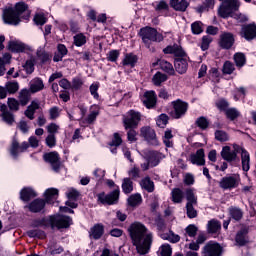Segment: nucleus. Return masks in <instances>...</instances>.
Wrapping results in <instances>:
<instances>
[{
  "mask_svg": "<svg viewBox=\"0 0 256 256\" xmlns=\"http://www.w3.org/2000/svg\"><path fill=\"white\" fill-rule=\"evenodd\" d=\"M220 155L226 161L222 163L220 171H227L229 167L227 163H239V161H241V167L244 173L249 172V169H251V154L239 144L223 146Z\"/></svg>",
  "mask_w": 256,
  "mask_h": 256,
  "instance_id": "1",
  "label": "nucleus"
},
{
  "mask_svg": "<svg viewBox=\"0 0 256 256\" xmlns=\"http://www.w3.org/2000/svg\"><path fill=\"white\" fill-rule=\"evenodd\" d=\"M132 244L139 255H147L153 245V233L141 222H134L128 228Z\"/></svg>",
  "mask_w": 256,
  "mask_h": 256,
  "instance_id": "2",
  "label": "nucleus"
},
{
  "mask_svg": "<svg viewBox=\"0 0 256 256\" xmlns=\"http://www.w3.org/2000/svg\"><path fill=\"white\" fill-rule=\"evenodd\" d=\"M31 10L24 2H18L14 7H7L3 11V21L6 25H19L21 20L29 21Z\"/></svg>",
  "mask_w": 256,
  "mask_h": 256,
  "instance_id": "3",
  "label": "nucleus"
},
{
  "mask_svg": "<svg viewBox=\"0 0 256 256\" xmlns=\"http://www.w3.org/2000/svg\"><path fill=\"white\" fill-rule=\"evenodd\" d=\"M73 225V220L69 216L63 215H54L49 218H39L32 220L30 226L34 229H47V227H51V229H67Z\"/></svg>",
  "mask_w": 256,
  "mask_h": 256,
  "instance_id": "4",
  "label": "nucleus"
},
{
  "mask_svg": "<svg viewBox=\"0 0 256 256\" xmlns=\"http://www.w3.org/2000/svg\"><path fill=\"white\" fill-rule=\"evenodd\" d=\"M221 1V5L218 9V15L223 19H227V17H232L236 19L238 23H245L247 21V17L245 14L239 13V0H219Z\"/></svg>",
  "mask_w": 256,
  "mask_h": 256,
  "instance_id": "5",
  "label": "nucleus"
},
{
  "mask_svg": "<svg viewBox=\"0 0 256 256\" xmlns=\"http://www.w3.org/2000/svg\"><path fill=\"white\" fill-rule=\"evenodd\" d=\"M163 52L166 55H175V57H178L174 61V67L177 71V73H180V75H183V73H187V59L183 58L185 57V51H183V48L181 46L174 44L173 46H167L164 48Z\"/></svg>",
  "mask_w": 256,
  "mask_h": 256,
  "instance_id": "6",
  "label": "nucleus"
},
{
  "mask_svg": "<svg viewBox=\"0 0 256 256\" xmlns=\"http://www.w3.org/2000/svg\"><path fill=\"white\" fill-rule=\"evenodd\" d=\"M49 61V55L43 48H38L35 55L31 56L29 60L23 65L24 70L28 75L35 71V63H45Z\"/></svg>",
  "mask_w": 256,
  "mask_h": 256,
  "instance_id": "7",
  "label": "nucleus"
},
{
  "mask_svg": "<svg viewBox=\"0 0 256 256\" xmlns=\"http://www.w3.org/2000/svg\"><path fill=\"white\" fill-rule=\"evenodd\" d=\"M140 37L146 47H149L153 42H161L163 39V34L157 32L154 28L145 27L140 30Z\"/></svg>",
  "mask_w": 256,
  "mask_h": 256,
  "instance_id": "8",
  "label": "nucleus"
},
{
  "mask_svg": "<svg viewBox=\"0 0 256 256\" xmlns=\"http://www.w3.org/2000/svg\"><path fill=\"white\" fill-rule=\"evenodd\" d=\"M140 122L141 113L135 110H130L123 116V123L125 129H135Z\"/></svg>",
  "mask_w": 256,
  "mask_h": 256,
  "instance_id": "9",
  "label": "nucleus"
},
{
  "mask_svg": "<svg viewBox=\"0 0 256 256\" xmlns=\"http://www.w3.org/2000/svg\"><path fill=\"white\" fill-rule=\"evenodd\" d=\"M119 187H117L110 194H105V192H101L97 194V201L102 205H115L119 201Z\"/></svg>",
  "mask_w": 256,
  "mask_h": 256,
  "instance_id": "10",
  "label": "nucleus"
},
{
  "mask_svg": "<svg viewBox=\"0 0 256 256\" xmlns=\"http://www.w3.org/2000/svg\"><path fill=\"white\" fill-rule=\"evenodd\" d=\"M172 105L173 111L171 113V116L173 117V119H181V117H184L185 113H187V110L189 109V104L181 100L173 101Z\"/></svg>",
  "mask_w": 256,
  "mask_h": 256,
  "instance_id": "11",
  "label": "nucleus"
},
{
  "mask_svg": "<svg viewBox=\"0 0 256 256\" xmlns=\"http://www.w3.org/2000/svg\"><path fill=\"white\" fill-rule=\"evenodd\" d=\"M8 49L12 51V53H33V47L23 44V42L12 40L8 43Z\"/></svg>",
  "mask_w": 256,
  "mask_h": 256,
  "instance_id": "12",
  "label": "nucleus"
},
{
  "mask_svg": "<svg viewBox=\"0 0 256 256\" xmlns=\"http://www.w3.org/2000/svg\"><path fill=\"white\" fill-rule=\"evenodd\" d=\"M141 136L148 141V143H151L152 145H159V141L157 140V134L155 133V130L149 126H144L141 128Z\"/></svg>",
  "mask_w": 256,
  "mask_h": 256,
  "instance_id": "13",
  "label": "nucleus"
},
{
  "mask_svg": "<svg viewBox=\"0 0 256 256\" xmlns=\"http://www.w3.org/2000/svg\"><path fill=\"white\" fill-rule=\"evenodd\" d=\"M43 159L46 161V163H50V165H52L53 171L56 173L59 171L61 161L59 160V154L57 152L46 153L44 154Z\"/></svg>",
  "mask_w": 256,
  "mask_h": 256,
  "instance_id": "14",
  "label": "nucleus"
},
{
  "mask_svg": "<svg viewBox=\"0 0 256 256\" xmlns=\"http://www.w3.org/2000/svg\"><path fill=\"white\" fill-rule=\"evenodd\" d=\"M235 44V36L231 32H223L220 35L219 45L222 49H231Z\"/></svg>",
  "mask_w": 256,
  "mask_h": 256,
  "instance_id": "15",
  "label": "nucleus"
},
{
  "mask_svg": "<svg viewBox=\"0 0 256 256\" xmlns=\"http://www.w3.org/2000/svg\"><path fill=\"white\" fill-rule=\"evenodd\" d=\"M142 102L147 109H153L157 105V94L155 91H146L142 96Z\"/></svg>",
  "mask_w": 256,
  "mask_h": 256,
  "instance_id": "16",
  "label": "nucleus"
},
{
  "mask_svg": "<svg viewBox=\"0 0 256 256\" xmlns=\"http://www.w3.org/2000/svg\"><path fill=\"white\" fill-rule=\"evenodd\" d=\"M221 189H235L239 185V176H226L219 182Z\"/></svg>",
  "mask_w": 256,
  "mask_h": 256,
  "instance_id": "17",
  "label": "nucleus"
},
{
  "mask_svg": "<svg viewBox=\"0 0 256 256\" xmlns=\"http://www.w3.org/2000/svg\"><path fill=\"white\" fill-rule=\"evenodd\" d=\"M241 37H244L246 41H251L256 37V25L248 24L242 26V30L240 32Z\"/></svg>",
  "mask_w": 256,
  "mask_h": 256,
  "instance_id": "18",
  "label": "nucleus"
},
{
  "mask_svg": "<svg viewBox=\"0 0 256 256\" xmlns=\"http://www.w3.org/2000/svg\"><path fill=\"white\" fill-rule=\"evenodd\" d=\"M202 256H219L221 255V245L215 242H209L204 247Z\"/></svg>",
  "mask_w": 256,
  "mask_h": 256,
  "instance_id": "19",
  "label": "nucleus"
},
{
  "mask_svg": "<svg viewBox=\"0 0 256 256\" xmlns=\"http://www.w3.org/2000/svg\"><path fill=\"white\" fill-rule=\"evenodd\" d=\"M189 161L192 165L203 167V165H205V150L199 149L196 153L191 154Z\"/></svg>",
  "mask_w": 256,
  "mask_h": 256,
  "instance_id": "20",
  "label": "nucleus"
},
{
  "mask_svg": "<svg viewBox=\"0 0 256 256\" xmlns=\"http://www.w3.org/2000/svg\"><path fill=\"white\" fill-rule=\"evenodd\" d=\"M26 149H29V144L27 142H24L19 146V142L14 140L10 147V155L13 159H17V157H19V153H23Z\"/></svg>",
  "mask_w": 256,
  "mask_h": 256,
  "instance_id": "21",
  "label": "nucleus"
},
{
  "mask_svg": "<svg viewBox=\"0 0 256 256\" xmlns=\"http://www.w3.org/2000/svg\"><path fill=\"white\" fill-rule=\"evenodd\" d=\"M0 111V117L2 118V121H4V123H6L7 125H13V123H15V115H13V113H11L7 109V105L1 104Z\"/></svg>",
  "mask_w": 256,
  "mask_h": 256,
  "instance_id": "22",
  "label": "nucleus"
},
{
  "mask_svg": "<svg viewBox=\"0 0 256 256\" xmlns=\"http://www.w3.org/2000/svg\"><path fill=\"white\" fill-rule=\"evenodd\" d=\"M37 197V191L32 187H24L20 191V199L24 201V203H29L31 199H35Z\"/></svg>",
  "mask_w": 256,
  "mask_h": 256,
  "instance_id": "23",
  "label": "nucleus"
},
{
  "mask_svg": "<svg viewBox=\"0 0 256 256\" xmlns=\"http://www.w3.org/2000/svg\"><path fill=\"white\" fill-rule=\"evenodd\" d=\"M66 196L68 197V201H66L67 207H71V209H76L77 204L75 203V201H77V198L79 197V191H77L75 188H68Z\"/></svg>",
  "mask_w": 256,
  "mask_h": 256,
  "instance_id": "24",
  "label": "nucleus"
},
{
  "mask_svg": "<svg viewBox=\"0 0 256 256\" xmlns=\"http://www.w3.org/2000/svg\"><path fill=\"white\" fill-rule=\"evenodd\" d=\"M147 161L148 162L141 164L143 171H147V169H149V165L151 167H157V165H159V157H157V153L152 151L148 152Z\"/></svg>",
  "mask_w": 256,
  "mask_h": 256,
  "instance_id": "25",
  "label": "nucleus"
},
{
  "mask_svg": "<svg viewBox=\"0 0 256 256\" xmlns=\"http://www.w3.org/2000/svg\"><path fill=\"white\" fill-rule=\"evenodd\" d=\"M40 105L39 100H33L25 110L24 115L30 119V121H33V119H35V112L39 109Z\"/></svg>",
  "mask_w": 256,
  "mask_h": 256,
  "instance_id": "26",
  "label": "nucleus"
},
{
  "mask_svg": "<svg viewBox=\"0 0 256 256\" xmlns=\"http://www.w3.org/2000/svg\"><path fill=\"white\" fill-rule=\"evenodd\" d=\"M31 91L27 88L20 90L18 94V101L22 107H25L31 101Z\"/></svg>",
  "mask_w": 256,
  "mask_h": 256,
  "instance_id": "27",
  "label": "nucleus"
},
{
  "mask_svg": "<svg viewBox=\"0 0 256 256\" xmlns=\"http://www.w3.org/2000/svg\"><path fill=\"white\" fill-rule=\"evenodd\" d=\"M43 89H45V84H43L41 78H34L30 81V89L28 91L39 93V91H43Z\"/></svg>",
  "mask_w": 256,
  "mask_h": 256,
  "instance_id": "28",
  "label": "nucleus"
},
{
  "mask_svg": "<svg viewBox=\"0 0 256 256\" xmlns=\"http://www.w3.org/2000/svg\"><path fill=\"white\" fill-rule=\"evenodd\" d=\"M44 201L46 203H53V199H57V197H59V189L57 188H48L45 190L44 194Z\"/></svg>",
  "mask_w": 256,
  "mask_h": 256,
  "instance_id": "29",
  "label": "nucleus"
},
{
  "mask_svg": "<svg viewBox=\"0 0 256 256\" xmlns=\"http://www.w3.org/2000/svg\"><path fill=\"white\" fill-rule=\"evenodd\" d=\"M45 203L47 202L43 199H35L28 207L32 213H39V211H43V209H45Z\"/></svg>",
  "mask_w": 256,
  "mask_h": 256,
  "instance_id": "30",
  "label": "nucleus"
},
{
  "mask_svg": "<svg viewBox=\"0 0 256 256\" xmlns=\"http://www.w3.org/2000/svg\"><path fill=\"white\" fill-rule=\"evenodd\" d=\"M137 61H139L137 55L133 53H128L124 56V59L122 60V65H124L125 67H135V65H137Z\"/></svg>",
  "mask_w": 256,
  "mask_h": 256,
  "instance_id": "31",
  "label": "nucleus"
},
{
  "mask_svg": "<svg viewBox=\"0 0 256 256\" xmlns=\"http://www.w3.org/2000/svg\"><path fill=\"white\" fill-rule=\"evenodd\" d=\"M170 5L175 11H186L189 7L187 0H171Z\"/></svg>",
  "mask_w": 256,
  "mask_h": 256,
  "instance_id": "32",
  "label": "nucleus"
},
{
  "mask_svg": "<svg viewBox=\"0 0 256 256\" xmlns=\"http://www.w3.org/2000/svg\"><path fill=\"white\" fill-rule=\"evenodd\" d=\"M104 233L103 225L96 224L90 229V238L91 239H101Z\"/></svg>",
  "mask_w": 256,
  "mask_h": 256,
  "instance_id": "33",
  "label": "nucleus"
},
{
  "mask_svg": "<svg viewBox=\"0 0 256 256\" xmlns=\"http://www.w3.org/2000/svg\"><path fill=\"white\" fill-rule=\"evenodd\" d=\"M67 53V47L63 44H59L57 47V53H55L53 61H55V63H58V61H62Z\"/></svg>",
  "mask_w": 256,
  "mask_h": 256,
  "instance_id": "34",
  "label": "nucleus"
},
{
  "mask_svg": "<svg viewBox=\"0 0 256 256\" xmlns=\"http://www.w3.org/2000/svg\"><path fill=\"white\" fill-rule=\"evenodd\" d=\"M140 185L142 189H145L148 193H153V191H155V183H153L149 177L142 179Z\"/></svg>",
  "mask_w": 256,
  "mask_h": 256,
  "instance_id": "35",
  "label": "nucleus"
},
{
  "mask_svg": "<svg viewBox=\"0 0 256 256\" xmlns=\"http://www.w3.org/2000/svg\"><path fill=\"white\" fill-rule=\"evenodd\" d=\"M158 64L160 65L161 70L168 73V75H175V69H173L172 63H169L166 60H159Z\"/></svg>",
  "mask_w": 256,
  "mask_h": 256,
  "instance_id": "36",
  "label": "nucleus"
},
{
  "mask_svg": "<svg viewBox=\"0 0 256 256\" xmlns=\"http://www.w3.org/2000/svg\"><path fill=\"white\" fill-rule=\"evenodd\" d=\"M230 217L234 219V221H241L243 219V211L237 207L229 208Z\"/></svg>",
  "mask_w": 256,
  "mask_h": 256,
  "instance_id": "37",
  "label": "nucleus"
},
{
  "mask_svg": "<svg viewBox=\"0 0 256 256\" xmlns=\"http://www.w3.org/2000/svg\"><path fill=\"white\" fill-rule=\"evenodd\" d=\"M247 230L242 229L236 235V243L237 245L243 246L247 243Z\"/></svg>",
  "mask_w": 256,
  "mask_h": 256,
  "instance_id": "38",
  "label": "nucleus"
},
{
  "mask_svg": "<svg viewBox=\"0 0 256 256\" xmlns=\"http://www.w3.org/2000/svg\"><path fill=\"white\" fill-rule=\"evenodd\" d=\"M165 81H167V75L161 72H157L152 78V82L156 87L161 86V83H165Z\"/></svg>",
  "mask_w": 256,
  "mask_h": 256,
  "instance_id": "39",
  "label": "nucleus"
},
{
  "mask_svg": "<svg viewBox=\"0 0 256 256\" xmlns=\"http://www.w3.org/2000/svg\"><path fill=\"white\" fill-rule=\"evenodd\" d=\"M73 39H74V45L76 47H83V45L87 43V36H85V34L83 33L76 34L73 37Z\"/></svg>",
  "mask_w": 256,
  "mask_h": 256,
  "instance_id": "40",
  "label": "nucleus"
},
{
  "mask_svg": "<svg viewBox=\"0 0 256 256\" xmlns=\"http://www.w3.org/2000/svg\"><path fill=\"white\" fill-rule=\"evenodd\" d=\"M122 191L126 194H129L133 191V181H131V178H124L123 179Z\"/></svg>",
  "mask_w": 256,
  "mask_h": 256,
  "instance_id": "41",
  "label": "nucleus"
},
{
  "mask_svg": "<svg viewBox=\"0 0 256 256\" xmlns=\"http://www.w3.org/2000/svg\"><path fill=\"white\" fill-rule=\"evenodd\" d=\"M5 87H6V91H8L10 95H15V93L19 91V83H17L16 81L7 82L5 84Z\"/></svg>",
  "mask_w": 256,
  "mask_h": 256,
  "instance_id": "42",
  "label": "nucleus"
},
{
  "mask_svg": "<svg viewBox=\"0 0 256 256\" xmlns=\"http://www.w3.org/2000/svg\"><path fill=\"white\" fill-rule=\"evenodd\" d=\"M221 230V224L217 220H211L208 222L209 233H218Z\"/></svg>",
  "mask_w": 256,
  "mask_h": 256,
  "instance_id": "43",
  "label": "nucleus"
},
{
  "mask_svg": "<svg viewBox=\"0 0 256 256\" xmlns=\"http://www.w3.org/2000/svg\"><path fill=\"white\" fill-rule=\"evenodd\" d=\"M187 203L197 205V196L195 195V189L189 188L186 190Z\"/></svg>",
  "mask_w": 256,
  "mask_h": 256,
  "instance_id": "44",
  "label": "nucleus"
},
{
  "mask_svg": "<svg viewBox=\"0 0 256 256\" xmlns=\"http://www.w3.org/2000/svg\"><path fill=\"white\" fill-rule=\"evenodd\" d=\"M141 201H143L141 194H134L128 198V204L131 207H137V205H141Z\"/></svg>",
  "mask_w": 256,
  "mask_h": 256,
  "instance_id": "45",
  "label": "nucleus"
},
{
  "mask_svg": "<svg viewBox=\"0 0 256 256\" xmlns=\"http://www.w3.org/2000/svg\"><path fill=\"white\" fill-rule=\"evenodd\" d=\"M215 6V0H206L202 6L197 8L198 13H203L204 11H209Z\"/></svg>",
  "mask_w": 256,
  "mask_h": 256,
  "instance_id": "46",
  "label": "nucleus"
},
{
  "mask_svg": "<svg viewBox=\"0 0 256 256\" xmlns=\"http://www.w3.org/2000/svg\"><path fill=\"white\" fill-rule=\"evenodd\" d=\"M172 201L174 203H181L183 201V191L179 188H175L172 190Z\"/></svg>",
  "mask_w": 256,
  "mask_h": 256,
  "instance_id": "47",
  "label": "nucleus"
},
{
  "mask_svg": "<svg viewBox=\"0 0 256 256\" xmlns=\"http://www.w3.org/2000/svg\"><path fill=\"white\" fill-rule=\"evenodd\" d=\"M241 115V112L237 110V108H228L226 109V117L228 119H231V121H234V119H237Z\"/></svg>",
  "mask_w": 256,
  "mask_h": 256,
  "instance_id": "48",
  "label": "nucleus"
},
{
  "mask_svg": "<svg viewBox=\"0 0 256 256\" xmlns=\"http://www.w3.org/2000/svg\"><path fill=\"white\" fill-rule=\"evenodd\" d=\"M7 105L10 111H19V106L21 103L15 98H8Z\"/></svg>",
  "mask_w": 256,
  "mask_h": 256,
  "instance_id": "49",
  "label": "nucleus"
},
{
  "mask_svg": "<svg viewBox=\"0 0 256 256\" xmlns=\"http://www.w3.org/2000/svg\"><path fill=\"white\" fill-rule=\"evenodd\" d=\"M195 205L197 204H191V203L186 204V211L189 219H195V217H197V210H195L194 208Z\"/></svg>",
  "mask_w": 256,
  "mask_h": 256,
  "instance_id": "50",
  "label": "nucleus"
},
{
  "mask_svg": "<svg viewBox=\"0 0 256 256\" xmlns=\"http://www.w3.org/2000/svg\"><path fill=\"white\" fill-rule=\"evenodd\" d=\"M191 30L194 35H201L203 33V23L199 21L192 23Z\"/></svg>",
  "mask_w": 256,
  "mask_h": 256,
  "instance_id": "51",
  "label": "nucleus"
},
{
  "mask_svg": "<svg viewBox=\"0 0 256 256\" xmlns=\"http://www.w3.org/2000/svg\"><path fill=\"white\" fill-rule=\"evenodd\" d=\"M171 139H173V133L171 130H166L163 138L166 147H173V141Z\"/></svg>",
  "mask_w": 256,
  "mask_h": 256,
  "instance_id": "52",
  "label": "nucleus"
},
{
  "mask_svg": "<svg viewBox=\"0 0 256 256\" xmlns=\"http://www.w3.org/2000/svg\"><path fill=\"white\" fill-rule=\"evenodd\" d=\"M222 71L224 75H231L235 71V65L230 61H226L223 65Z\"/></svg>",
  "mask_w": 256,
  "mask_h": 256,
  "instance_id": "53",
  "label": "nucleus"
},
{
  "mask_svg": "<svg viewBox=\"0 0 256 256\" xmlns=\"http://www.w3.org/2000/svg\"><path fill=\"white\" fill-rule=\"evenodd\" d=\"M167 123H169V116H167V114H161L156 119V125H158V127L163 128Z\"/></svg>",
  "mask_w": 256,
  "mask_h": 256,
  "instance_id": "54",
  "label": "nucleus"
},
{
  "mask_svg": "<svg viewBox=\"0 0 256 256\" xmlns=\"http://www.w3.org/2000/svg\"><path fill=\"white\" fill-rule=\"evenodd\" d=\"M215 138L217 139V141H220L221 143L229 141V135L226 134V132L223 130H217L215 132Z\"/></svg>",
  "mask_w": 256,
  "mask_h": 256,
  "instance_id": "55",
  "label": "nucleus"
},
{
  "mask_svg": "<svg viewBox=\"0 0 256 256\" xmlns=\"http://www.w3.org/2000/svg\"><path fill=\"white\" fill-rule=\"evenodd\" d=\"M234 61L237 67H243L245 65V54L243 53H236L234 55Z\"/></svg>",
  "mask_w": 256,
  "mask_h": 256,
  "instance_id": "56",
  "label": "nucleus"
},
{
  "mask_svg": "<svg viewBox=\"0 0 256 256\" xmlns=\"http://www.w3.org/2000/svg\"><path fill=\"white\" fill-rule=\"evenodd\" d=\"M97 115H99V108H97V106H92L91 112L87 118V123H93V121L97 119Z\"/></svg>",
  "mask_w": 256,
  "mask_h": 256,
  "instance_id": "57",
  "label": "nucleus"
},
{
  "mask_svg": "<svg viewBox=\"0 0 256 256\" xmlns=\"http://www.w3.org/2000/svg\"><path fill=\"white\" fill-rule=\"evenodd\" d=\"M34 22L36 25H45L47 23V17L43 13H38L34 16Z\"/></svg>",
  "mask_w": 256,
  "mask_h": 256,
  "instance_id": "58",
  "label": "nucleus"
},
{
  "mask_svg": "<svg viewBox=\"0 0 256 256\" xmlns=\"http://www.w3.org/2000/svg\"><path fill=\"white\" fill-rule=\"evenodd\" d=\"M162 239H167L168 241H170V243H179V241L181 240V237H179V235L173 232H169L168 236L162 235Z\"/></svg>",
  "mask_w": 256,
  "mask_h": 256,
  "instance_id": "59",
  "label": "nucleus"
},
{
  "mask_svg": "<svg viewBox=\"0 0 256 256\" xmlns=\"http://www.w3.org/2000/svg\"><path fill=\"white\" fill-rule=\"evenodd\" d=\"M173 251L171 250V246L169 244H163L160 247V255L161 256H171Z\"/></svg>",
  "mask_w": 256,
  "mask_h": 256,
  "instance_id": "60",
  "label": "nucleus"
},
{
  "mask_svg": "<svg viewBox=\"0 0 256 256\" xmlns=\"http://www.w3.org/2000/svg\"><path fill=\"white\" fill-rule=\"evenodd\" d=\"M211 41H213V38H211V36H204L202 38V44H201L202 51H207V49H209V45H211Z\"/></svg>",
  "mask_w": 256,
  "mask_h": 256,
  "instance_id": "61",
  "label": "nucleus"
},
{
  "mask_svg": "<svg viewBox=\"0 0 256 256\" xmlns=\"http://www.w3.org/2000/svg\"><path fill=\"white\" fill-rule=\"evenodd\" d=\"M196 124L200 129H207V127H209V120L205 117H200L197 119Z\"/></svg>",
  "mask_w": 256,
  "mask_h": 256,
  "instance_id": "62",
  "label": "nucleus"
},
{
  "mask_svg": "<svg viewBox=\"0 0 256 256\" xmlns=\"http://www.w3.org/2000/svg\"><path fill=\"white\" fill-rule=\"evenodd\" d=\"M140 170L138 167L134 166L128 171V175L131 179H139L140 177Z\"/></svg>",
  "mask_w": 256,
  "mask_h": 256,
  "instance_id": "63",
  "label": "nucleus"
},
{
  "mask_svg": "<svg viewBox=\"0 0 256 256\" xmlns=\"http://www.w3.org/2000/svg\"><path fill=\"white\" fill-rule=\"evenodd\" d=\"M28 237H38V239H41L43 237V231L39 230V229H33V230H29L27 232Z\"/></svg>",
  "mask_w": 256,
  "mask_h": 256,
  "instance_id": "64",
  "label": "nucleus"
}]
</instances>
